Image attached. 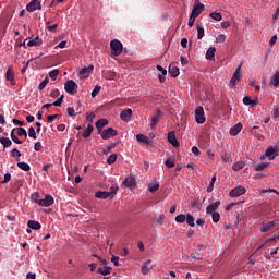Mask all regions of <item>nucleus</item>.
Segmentation results:
<instances>
[{"label": "nucleus", "mask_w": 279, "mask_h": 279, "mask_svg": "<svg viewBox=\"0 0 279 279\" xmlns=\"http://www.w3.org/2000/svg\"><path fill=\"white\" fill-rule=\"evenodd\" d=\"M114 162H117V154L110 155L107 159L108 165H114Z\"/></svg>", "instance_id": "44"}, {"label": "nucleus", "mask_w": 279, "mask_h": 279, "mask_svg": "<svg viewBox=\"0 0 279 279\" xmlns=\"http://www.w3.org/2000/svg\"><path fill=\"white\" fill-rule=\"evenodd\" d=\"M97 272L101 276H110L112 274V267L104 266L102 268H98Z\"/></svg>", "instance_id": "25"}, {"label": "nucleus", "mask_w": 279, "mask_h": 279, "mask_svg": "<svg viewBox=\"0 0 279 279\" xmlns=\"http://www.w3.org/2000/svg\"><path fill=\"white\" fill-rule=\"evenodd\" d=\"M195 121L196 123H206V117H204V107L199 106L195 110Z\"/></svg>", "instance_id": "7"}, {"label": "nucleus", "mask_w": 279, "mask_h": 279, "mask_svg": "<svg viewBox=\"0 0 279 279\" xmlns=\"http://www.w3.org/2000/svg\"><path fill=\"white\" fill-rule=\"evenodd\" d=\"M86 120L89 121V123H93L95 120V113L94 112H87L86 113Z\"/></svg>", "instance_id": "56"}, {"label": "nucleus", "mask_w": 279, "mask_h": 279, "mask_svg": "<svg viewBox=\"0 0 279 279\" xmlns=\"http://www.w3.org/2000/svg\"><path fill=\"white\" fill-rule=\"evenodd\" d=\"M168 141L173 147H180V143H178V138H175V133L173 131L168 133Z\"/></svg>", "instance_id": "18"}, {"label": "nucleus", "mask_w": 279, "mask_h": 279, "mask_svg": "<svg viewBox=\"0 0 279 279\" xmlns=\"http://www.w3.org/2000/svg\"><path fill=\"white\" fill-rule=\"evenodd\" d=\"M165 165H166V167H168V169H173V167H175V160H173V159H167V160L165 161Z\"/></svg>", "instance_id": "47"}, {"label": "nucleus", "mask_w": 279, "mask_h": 279, "mask_svg": "<svg viewBox=\"0 0 279 279\" xmlns=\"http://www.w3.org/2000/svg\"><path fill=\"white\" fill-rule=\"evenodd\" d=\"M241 130H243V124L238 123L230 129L229 134L231 136H236Z\"/></svg>", "instance_id": "19"}, {"label": "nucleus", "mask_w": 279, "mask_h": 279, "mask_svg": "<svg viewBox=\"0 0 279 279\" xmlns=\"http://www.w3.org/2000/svg\"><path fill=\"white\" fill-rule=\"evenodd\" d=\"M49 84V77H46L39 85L38 90H44L45 86Z\"/></svg>", "instance_id": "50"}, {"label": "nucleus", "mask_w": 279, "mask_h": 279, "mask_svg": "<svg viewBox=\"0 0 279 279\" xmlns=\"http://www.w3.org/2000/svg\"><path fill=\"white\" fill-rule=\"evenodd\" d=\"M101 92V86L96 85L92 92V97L95 98Z\"/></svg>", "instance_id": "49"}, {"label": "nucleus", "mask_w": 279, "mask_h": 279, "mask_svg": "<svg viewBox=\"0 0 279 279\" xmlns=\"http://www.w3.org/2000/svg\"><path fill=\"white\" fill-rule=\"evenodd\" d=\"M276 228V221H269L267 223L262 225L260 232H271Z\"/></svg>", "instance_id": "15"}, {"label": "nucleus", "mask_w": 279, "mask_h": 279, "mask_svg": "<svg viewBox=\"0 0 279 279\" xmlns=\"http://www.w3.org/2000/svg\"><path fill=\"white\" fill-rule=\"evenodd\" d=\"M120 119L122 121H131L132 119V109H124L121 113H120Z\"/></svg>", "instance_id": "17"}, {"label": "nucleus", "mask_w": 279, "mask_h": 279, "mask_svg": "<svg viewBox=\"0 0 279 279\" xmlns=\"http://www.w3.org/2000/svg\"><path fill=\"white\" fill-rule=\"evenodd\" d=\"M43 0H32L27 5V12H36V10H43Z\"/></svg>", "instance_id": "6"}, {"label": "nucleus", "mask_w": 279, "mask_h": 279, "mask_svg": "<svg viewBox=\"0 0 279 279\" xmlns=\"http://www.w3.org/2000/svg\"><path fill=\"white\" fill-rule=\"evenodd\" d=\"M27 226H28V228H31V230H40V228H41L40 222H38L36 220H28Z\"/></svg>", "instance_id": "28"}, {"label": "nucleus", "mask_w": 279, "mask_h": 279, "mask_svg": "<svg viewBox=\"0 0 279 279\" xmlns=\"http://www.w3.org/2000/svg\"><path fill=\"white\" fill-rule=\"evenodd\" d=\"M278 239H279V232H277L272 238L267 239L264 242V245H267V243H271V241H278Z\"/></svg>", "instance_id": "52"}, {"label": "nucleus", "mask_w": 279, "mask_h": 279, "mask_svg": "<svg viewBox=\"0 0 279 279\" xmlns=\"http://www.w3.org/2000/svg\"><path fill=\"white\" fill-rule=\"evenodd\" d=\"M94 70H95L94 65H88L86 68H83L78 71V76L86 78L93 73Z\"/></svg>", "instance_id": "10"}, {"label": "nucleus", "mask_w": 279, "mask_h": 279, "mask_svg": "<svg viewBox=\"0 0 279 279\" xmlns=\"http://www.w3.org/2000/svg\"><path fill=\"white\" fill-rule=\"evenodd\" d=\"M11 156H12L13 158H16L17 161L21 160V151H20L19 149H16V148H13V149L11 150Z\"/></svg>", "instance_id": "39"}, {"label": "nucleus", "mask_w": 279, "mask_h": 279, "mask_svg": "<svg viewBox=\"0 0 279 279\" xmlns=\"http://www.w3.org/2000/svg\"><path fill=\"white\" fill-rule=\"evenodd\" d=\"M117 191H119V186H118V185H112V186L110 187V191L108 192V193H109V196H110V197H114Z\"/></svg>", "instance_id": "48"}, {"label": "nucleus", "mask_w": 279, "mask_h": 279, "mask_svg": "<svg viewBox=\"0 0 279 279\" xmlns=\"http://www.w3.org/2000/svg\"><path fill=\"white\" fill-rule=\"evenodd\" d=\"M221 160L225 165H232V154L230 151H226L221 155Z\"/></svg>", "instance_id": "22"}, {"label": "nucleus", "mask_w": 279, "mask_h": 279, "mask_svg": "<svg viewBox=\"0 0 279 279\" xmlns=\"http://www.w3.org/2000/svg\"><path fill=\"white\" fill-rule=\"evenodd\" d=\"M118 132L113 128H108L100 132V136L102 141H108L109 138H113L117 136Z\"/></svg>", "instance_id": "5"}, {"label": "nucleus", "mask_w": 279, "mask_h": 279, "mask_svg": "<svg viewBox=\"0 0 279 279\" xmlns=\"http://www.w3.org/2000/svg\"><path fill=\"white\" fill-rule=\"evenodd\" d=\"M244 167H245V162L238 161V162L233 163L232 169H233V171H241V169H243Z\"/></svg>", "instance_id": "36"}, {"label": "nucleus", "mask_w": 279, "mask_h": 279, "mask_svg": "<svg viewBox=\"0 0 279 279\" xmlns=\"http://www.w3.org/2000/svg\"><path fill=\"white\" fill-rule=\"evenodd\" d=\"M215 53H217V48L210 47L206 52V59L207 60H215Z\"/></svg>", "instance_id": "27"}, {"label": "nucleus", "mask_w": 279, "mask_h": 279, "mask_svg": "<svg viewBox=\"0 0 279 279\" xmlns=\"http://www.w3.org/2000/svg\"><path fill=\"white\" fill-rule=\"evenodd\" d=\"M5 80L9 82H14V71L12 68H8L7 73H5Z\"/></svg>", "instance_id": "33"}, {"label": "nucleus", "mask_w": 279, "mask_h": 279, "mask_svg": "<svg viewBox=\"0 0 279 279\" xmlns=\"http://www.w3.org/2000/svg\"><path fill=\"white\" fill-rule=\"evenodd\" d=\"M110 47L112 56H121L123 53V44L119 39H112Z\"/></svg>", "instance_id": "1"}, {"label": "nucleus", "mask_w": 279, "mask_h": 279, "mask_svg": "<svg viewBox=\"0 0 279 279\" xmlns=\"http://www.w3.org/2000/svg\"><path fill=\"white\" fill-rule=\"evenodd\" d=\"M52 204H53V196L51 195H46L44 199L39 201V206L47 207V206H52Z\"/></svg>", "instance_id": "16"}, {"label": "nucleus", "mask_w": 279, "mask_h": 279, "mask_svg": "<svg viewBox=\"0 0 279 279\" xmlns=\"http://www.w3.org/2000/svg\"><path fill=\"white\" fill-rule=\"evenodd\" d=\"M209 16L214 21H221V19H223V16L219 12H213L209 14Z\"/></svg>", "instance_id": "40"}, {"label": "nucleus", "mask_w": 279, "mask_h": 279, "mask_svg": "<svg viewBox=\"0 0 279 279\" xmlns=\"http://www.w3.org/2000/svg\"><path fill=\"white\" fill-rule=\"evenodd\" d=\"M77 88H78L77 83H75V81L73 80H69L64 84V90L69 95H77Z\"/></svg>", "instance_id": "3"}, {"label": "nucleus", "mask_w": 279, "mask_h": 279, "mask_svg": "<svg viewBox=\"0 0 279 279\" xmlns=\"http://www.w3.org/2000/svg\"><path fill=\"white\" fill-rule=\"evenodd\" d=\"M17 136L27 137V131L24 128H17Z\"/></svg>", "instance_id": "54"}, {"label": "nucleus", "mask_w": 279, "mask_h": 279, "mask_svg": "<svg viewBox=\"0 0 279 279\" xmlns=\"http://www.w3.org/2000/svg\"><path fill=\"white\" fill-rule=\"evenodd\" d=\"M108 125V121L106 119H99L96 122V129L98 130V134H101V130Z\"/></svg>", "instance_id": "23"}, {"label": "nucleus", "mask_w": 279, "mask_h": 279, "mask_svg": "<svg viewBox=\"0 0 279 279\" xmlns=\"http://www.w3.org/2000/svg\"><path fill=\"white\" fill-rule=\"evenodd\" d=\"M157 71H160L162 73V75H167V70H165V68H162V65H157Z\"/></svg>", "instance_id": "64"}, {"label": "nucleus", "mask_w": 279, "mask_h": 279, "mask_svg": "<svg viewBox=\"0 0 279 279\" xmlns=\"http://www.w3.org/2000/svg\"><path fill=\"white\" fill-rule=\"evenodd\" d=\"M19 169H22V171H29L32 168L29 167V163L22 161L17 163Z\"/></svg>", "instance_id": "38"}, {"label": "nucleus", "mask_w": 279, "mask_h": 279, "mask_svg": "<svg viewBox=\"0 0 279 279\" xmlns=\"http://www.w3.org/2000/svg\"><path fill=\"white\" fill-rule=\"evenodd\" d=\"M168 72L171 75V77H178V75H180V69H178V66L173 64L169 66Z\"/></svg>", "instance_id": "26"}, {"label": "nucleus", "mask_w": 279, "mask_h": 279, "mask_svg": "<svg viewBox=\"0 0 279 279\" xmlns=\"http://www.w3.org/2000/svg\"><path fill=\"white\" fill-rule=\"evenodd\" d=\"M197 29V38L202 40L204 38V28L202 26H196Z\"/></svg>", "instance_id": "46"}, {"label": "nucleus", "mask_w": 279, "mask_h": 279, "mask_svg": "<svg viewBox=\"0 0 279 279\" xmlns=\"http://www.w3.org/2000/svg\"><path fill=\"white\" fill-rule=\"evenodd\" d=\"M244 106H258V99L252 100V97L246 96L243 98Z\"/></svg>", "instance_id": "24"}, {"label": "nucleus", "mask_w": 279, "mask_h": 279, "mask_svg": "<svg viewBox=\"0 0 279 279\" xmlns=\"http://www.w3.org/2000/svg\"><path fill=\"white\" fill-rule=\"evenodd\" d=\"M195 19H197L195 15H190L189 22H187V26L189 27H193V25H195Z\"/></svg>", "instance_id": "55"}, {"label": "nucleus", "mask_w": 279, "mask_h": 279, "mask_svg": "<svg viewBox=\"0 0 279 279\" xmlns=\"http://www.w3.org/2000/svg\"><path fill=\"white\" fill-rule=\"evenodd\" d=\"M31 199L32 202H34L35 204L39 205V201H40V194H38V192H35L31 195Z\"/></svg>", "instance_id": "41"}, {"label": "nucleus", "mask_w": 279, "mask_h": 279, "mask_svg": "<svg viewBox=\"0 0 279 279\" xmlns=\"http://www.w3.org/2000/svg\"><path fill=\"white\" fill-rule=\"evenodd\" d=\"M174 219L177 223H184V221H186V216L184 214H180Z\"/></svg>", "instance_id": "42"}, {"label": "nucleus", "mask_w": 279, "mask_h": 279, "mask_svg": "<svg viewBox=\"0 0 279 279\" xmlns=\"http://www.w3.org/2000/svg\"><path fill=\"white\" fill-rule=\"evenodd\" d=\"M56 119H58V114H52V116L47 117L48 123H53V121H56Z\"/></svg>", "instance_id": "61"}, {"label": "nucleus", "mask_w": 279, "mask_h": 279, "mask_svg": "<svg viewBox=\"0 0 279 279\" xmlns=\"http://www.w3.org/2000/svg\"><path fill=\"white\" fill-rule=\"evenodd\" d=\"M0 143L3 147H12V141L8 137H0Z\"/></svg>", "instance_id": "34"}, {"label": "nucleus", "mask_w": 279, "mask_h": 279, "mask_svg": "<svg viewBox=\"0 0 279 279\" xmlns=\"http://www.w3.org/2000/svg\"><path fill=\"white\" fill-rule=\"evenodd\" d=\"M11 179H12V174H10V172L5 173L1 184H8V182H10Z\"/></svg>", "instance_id": "57"}, {"label": "nucleus", "mask_w": 279, "mask_h": 279, "mask_svg": "<svg viewBox=\"0 0 279 279\" xmlns=\"http://www.w3.org/2000/svg\"><path fill=\"white\" fill-rule=\"evenodd\" d=\"M136 138L140 143H145L146 145H149L150 141L149 138L147 137V135H144V134H137L136 135Z\"/></svg>", "instance_id": "32"}, {"label": "nucleus", "mask_w": 279, "mask_h": 279, "mask_svg": "<svg viewBox=\"0 0 279 279\" xmlns=\"http://www.w3.org/2000/svg\"><path fill=\"white\" fill-rule=\"evenodd\" d=\"M245 193H246L245 187L239 185V186H236L235 189H233L229 192V196H231V197H241V195H245Z\"/></svg>", "instance_id": "9"}, {"label": "nucleus", "mask_w": 279, "mask_h": 279, "mask_svg": "<svg viewBox=\"0 0 279 279\" xmlns=\"http://www.w3.org/2000/svg\"><path fill=\"white\" fill-rule=\"evenodd\" d=\"M28 136H29L31 138H34V141H36V138H37V136H36V129H34V126H31V128L28 129Z\"/></svg>", "instance_id": "45"}, {"label": "nucleus", "mask_w": 279, "mask_h": 279, "mask_svg": "<svg viewBox=\"0 0 279 279\" xmlns=\"http://www.w3.org/2000/svg\"><path fill=\"white\" fill-rule=\"evenodd\" d=\"M185 221L187 226H191V228H195V218H193V215L186 214Z\"/></svg>", "instance_id": "31"}, {"label": "nucleus", "mask_w": 279, "mask_h": 279, "mask_svg": "<svg viewBox=\"0 0 279 279\" xmlns=\"http://www.w3.org/2000/svg\"><path fill=\"white\" fill-rule=\"evenodd\" d=\"M93 130H95L93 124H88L86 130L83 132V138H88L90 134H93Z\"/></svg>", "instance_id": "30"}, {"label": "nucleus", "mask_w": 279, "mask_h": 279, "mask_svg": "<svg viewBox=\"0 0 279 279\" xmlns=\"http://www.w3.org/2000/svg\"><path fill=\"white\" fill-rule=\"evenodd\" d=\"M204 3H202L199 0H195L194 4H193V9H192V16H199L203 12H204Z\"/></svg>", "instance_id": "4"}, {"label": "nucleus", "mask_w": 279, "mask_h": 279, "mask_svg": "<svg viewBox=\"0 0 279 279\" xmlns=\"http://www.w3.org/2000/svg\"><path fill=\"white\" fill-rule=\"evenodd\" d=\"M95 197H97V199H108V197H110V194L109 192L98 191L95 193Z\"/></svg>", "instance_id": "29"}, {"label": "nucleus", "mask_w": 279, "mask_h": 279, "mask_svg": "<svg viewBox=\"0 0 279 279\" xmlns=\"http://www.w3.org/2000/svg\"><path fill=\"white\" fill-rule=\"evenodd\" d=\"M27 41V47H40V45H43V39H40V37H35V38H26Z\"/></svg>", "instance_id": "13"}, {"label": "nucleus", "mask_w": 279, "mask_h": 279, "mask_svg": "<svg viewBox=\"0 0 279 279\" xmlns=\"http://www.w3.org/2000/svg\"><path fill=\"white\" fill-rule=\"evenodd\" d=\"M58 75H60V70L54 69L52 71L49 72V77L56 82V80H58Z\"/></svg>", "instance_id": "37"}, {"label": "nucleus", "mask_w": 279, "mask_h": 279, "mask_svg": "<svg viewBox=\"0 0 279 279\" xmlns=\"http://www.w3.org/2000/svg\"><path fill=\"white\" fill-rule=\"evenodd\" d=\"M62 101H64V95H61L54 102H52V106L60 107L62 106Z\"/></svg>", "instance_id": "51"}, {"label": "nucleus", "mask_w": 279, "mask_h": 279, "mask_svg": "<svg viewBox=\"0 0 279 279\" xmlns=\"http://www.w3.org/2000/svg\"><path fill=\"white\" fill-rule=\"evenodd\" d=\"M211 219L214 223H219L220 219H221V215L219 213H214L211 214Z\"/></svg>", "instance_id": "43"}, {"label": "nucleus", "mask_w": 279, "mask_h": 279, "mask_svg": "<svg viewBox=\"0 0 279 279\" xmlns=\"http://www.w3.org/2000/svg\"><path fill=\"white\" fill-rule=\"evenodd\" d=\"M154 267H156V264H154L151 259H148L143 264L141 272L143 274V276H147V274H149V271H151Z\"/></svg>", "instance_id": "8"}, {"label": "nucleus", "mask_w": 279, "mask_h": 279, "mask_svg": "<svg viewBox=\"0 0 279 279\" xmlns=\"http://www.w3.org/2000/svg\"><path fill=\"white\" fill-rule=\"evenodd\" d=\"M122 186H125V189H136V179L133 175L128 177Z\"/></svg>", "instance_id": "11"}, {"label": "nucleus", "mask_w": 279, "mask_h": 279, "mask_svg": "<svg viewBox=\"0 0 279 279\" xmlns=\"http://www.w3.org/2000/svg\"><path fill=\"white\" fill-rule=\"evenodd\" d=\"M219 206H221V202L219 201L209 204L206 207L207 215H214L215 213H217V209L219 208Z\"/></svg>", "instance_id": "12"}, {"label": "nucleus", "mask_w": 279, "mask_h": 279, "mask_svg": "<svg viewBox=\"0 0 279 279\" xmlns=\"http://www.w3.org/2000/svg\"><path fill=\"white\" fill-rule=\"evenodd\" d=\"M241 66H243V64H240L234 71L229 83L230 88H234V86H236V82H241V80H243V73H241Z\"/></svg>", "instance_id": "2"}, {"label": "nucleus", "mask_w": 279, "mask_h": 279, "mask_svg": "<svg viewBox=\"0 0 279 279\" xmlns=\"http://www.w3.org/2000/svg\"><path fill=\"white\" fill-rule=\"evenodd\" d=\"M216 43H226V35H218L216 37Z\"/></svg>", "instance_id": "60"}, {"label": "nucleus", "mask_w": 279, "mask_h": 279, "mask_svg": "<svg viewBox=\"0 0 279 279\" xmlns=\"http://www.w3.org/2000/svg\"><path fill=\"white\" fill-rule=\"evenodd\" d=\"M276 151H278L277 147L274 146H269L266 151H265V156L267 158H269L270 160H274V158H276V156H278V154H276Z\"/></svg>", "instance_id": "14"}, {"label": "nucleus", "mask_w": 279, "mask_h": 279, "mask_svg": "<svg viewBox=\"0 0 279 279\" xmlns=\"http://www.w3.org/2000/svg\"><path fill=\"white\" fill-rule=\"evenodd\" d=\"M35 151H40L43 149V144L40 142H36L34 145Z\"/></svg>", "instance_id": "62"}, {"label": "nucleus", "mask_w": 279, "mask_h": 279, "mask_svg": "<svg viewBox=\"0 0 279 279\" xmlns=\"http://www.w3.org/2000/svg\"><path fill=\"white\" fill-rule=\"evenodd\" d=\"M278 40V35H274L269 40V46L274 47L276 45V41Z\"/></svg>", "instance_id": "58"}, {"label": "nucleus", "mask_w": 279, "mask_h": 279, "mask_svg": "<svg viewBox=\"0 0 279 279\" xmlns=\"http://www.w3.org/2000/svg\"><path fill=\"white\" fill-rule=\"evenodd\" d=\"M111 263H113L114 267H119L120 264H119V257L112 255L111 257Z\"/></svg>", "instance_id": "59"}, {"label": "nucleus", "mask_w": 279, "mask_h": 279, "mask_svg": "<svg viewBox=\"0 0 279 279\" xmlns=\"http://www.w3.org/2000/svg\"><path fill=\"white\" fill-rule=\"evenodd\" d=\"M159 189H160V183H158V182L150 183V184L148 185V191H149L150 193H156V191H158Z\"/></svg>", "instance_id": "35"}, {"label": "nucleus", "mask_w": 279, "mask_h": 279, "mask_svg": "<svg viewBox=\"0 0 279 279\" xmlns=\"http://www.w3.org/2000/svg\"><path fill=\"white\" fill-rule=\"evenodd\" d=\"M265 169H267V163H265V162L258 163L255 167V171H264Z\"/></svg>", "instance_id": "53"}, {"label": "nucleus", "mask_w": 279, "mask_h": 279, "mask_svg": "<svg viewBox=\"0 0 279 279\" xmlns=\"http://www.w3.org/2000/svg\"><path fill=\"white\" fill-rule=\"evenodd\" d=\"M68 114H69V117H75V109L73 107H69Z\"/></svg>", "instance_id": "63"}, {"label": "nucleus", "mask_w": 279, "mask_h": 279, "mask_svg": "<svg viewBox=\"0 0 279 279\" xmlns=\"http://www.w3.org/2000/svg\"><path fill=\"white\" fill-rule=\"evenodd\" d=\"M270 85L275 88L279 87V70H277L275 74L270 77Z\"/></svg>", "instance_id": "21"}, {"label": "nucleus", "mask_w": 279, "mask_h": 279, "mask_svg": "<svg viewBox=\"0 0 279 279\" xmlns=\"http://www.w3.org/2000/svg\"><path fill=\"white\" fill-rule=\"evenodd\" d=\"M159 121H160V110H157L156 114L153 116V118H151V122H150L151 130L156 129Z\"/></svg>", "instance_id": "20"}]
</instances>
